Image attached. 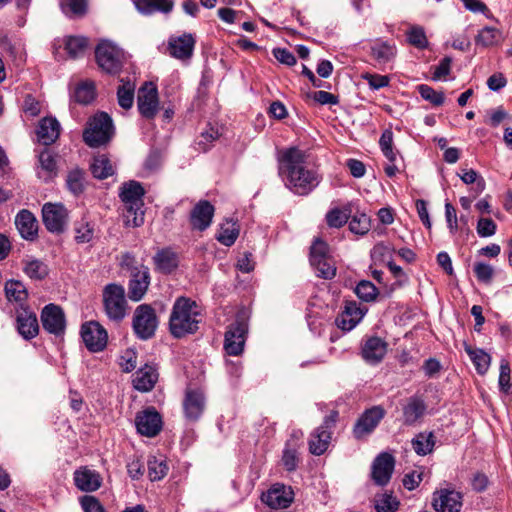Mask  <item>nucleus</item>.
Segmentation results:
<instances>
[{"label":"nucleus","instance_id":"17","mask_svg":"<svg viewBox=\"0 0 512 512\" xmlns=\"http://www.w3.org/2000/svg\"><path fill=\"white\" fill-rule=\"evenodd\" d=\"M214 206L207 200L199 201L190 212V224L193 230L204 231L212 223Z\"/></svg>","mask_w":512,"mask_h":512},{"label":"nucleus","instance_id":"47","mask_svg":"<svg viewBox=\"0 0 512 512\" xmlns=\"http://www.w3.org/2000/svg\"><path fill=\"white\" fill-rule=\"evenodd\" d=\"M502 39L501 32L493 27L483 28L476 37V43L485 47L498 44Z\"/></svg>","mask_w":512,"mask_h":512},{"label":"nucleus","instance_id":"13","mask_svg":"<svg viewBox=\"0 0 512 512\" xmlns=\"http://www.w3.org/2000/svg\"><path fill=\"white\" fill-rule=\"evenodd\" d=\"M135 424L141 435L154 437L161 431L162 418L154 408H147L137 414Z\"/></svg>","mask_w":512,"mask_h":512},{"label":"nucleus","instance_id":"12","mask_svg":"<svg viewBox=\"0 0 512 512\" xmlns=\"http://www.w3.org/2000/svg\"><path fill=\"white\" fill-rule=\"evenodd\" d=\"M42 218L49 232L60 233L67 223L68 211L60 203H46L42 208Z\"/></svg>","mask_w":512,"mask_h":512},{"label":"nucleus","instance_id":"24","mask_svg":"<svg viewBox=\"0 0 512 512\" xmlns=\"http://www.w3.org/2000/svg\"><path fill=\"white\" fill-rule=\"evenodd\" d=\"M366 312L367 309L356 302H347L337 319L339 328L345 331L352 330L362 320Z\"/></svg>","mask_w":512,"mask_h":512},{"label":"nucleus","instance_id":"26","mask_svg":"<svg viewBox=\"0 0 512 512\" xmlns=\"http://www.w3.org/2000/svg\"><path fill=\"white\" fill-rule=\"evenodd\" d=\"M17 329L25 339L34 338L39 331L38 320L35 313L26 308L17 312Z\"/></svg>","mask_w":512,"mask_h":512},{"label":"nucleus","instance_id":"55","mask_svg":"<svg viewBox=\"0 0 512 512\" xmlns=\"http://www.w3.org/2000/svg\"><path fill=\"white\" fill-rule=\"evenodd\" d=\"M319 262L318 264H311L317 270L318 276L325 279L333 278L336 274V267L330 256L321 259Z\"/></svg>","mask_w":512,"mask_h":512},{"label":"nucleus","instance_id":"57","mask_svg":"<svg viewBox=\"0 0 512 512\" xmlns=\"http://www.w3.org/2000/svg\"><path fill=\"white\" fill-rule=\"evenodd\" d=\"M94 237V228L87 222H81L75 226V240L77 243H88Z\"/></svg>","mask_w":512,"mask_h":512},{"label":"nucleus","instance_id":"40","mask_svg":"<svg viewBox=\"0 0 512 512\" xmlns=\"http://www.w3.org/2000/svg\"><path fill=\"white\" fill-rule=\"evenodd\" d=\"M135 85L130 80L121 79L117 90L118 104L123 109H130L134 102Z\"/></svg>","mask_w":512,"mask_h":512},{"label":"nucleus","instance_id":"8","mask_svg":"<svg viewBox=\"0 0 512 512\" xmlns=\"http://www.w3.org/2000/svg\"><path fill=\"white\" fill-rule=\"evenodd\" d=\"M248 326L243 318H237L225 333L224 350L228 355L239 356L244 350Z\"/></svg>","mask_w":512,"mask_h":512},{"label":"nucleus","instance_id":"39","mask_svg":"<svg viewBox=\"0 0 512 512\" xmlns=\"http://www.w3.org/2000/svg\"><path fill=\"white\" fill-rule=\"evenodd\" d=\"M414 451L421 456L432 452L435 445V437L432 432H421L411 441Z\"/></svg>","mask_w":512,"mask_h":512},{"label":"nucleus","instance_id":"29","mask_svg":"<svg viewBox=\"0 0 512 512\" xmlns=\"http://www.w3.org/2000/svg\"><path fill=\"white\" fill-rule=\"evenodd\" d=\"M158 379V374L153 366L145 365L136 371L133 379V386L141 392L150 391Z\"/></svg>","mask_w":512,"mask_h":512},{"label":"nucleus","instance_id":"63","mask_svg":"<svg viewBox=\"0 0 512 512\" xmlns=\"http://www.w3.org/2000/svg\"><path fill=\"white\" fill-rule=\"evenodd\" d=\"M462 181L466 184H476L477 190H484L485 189V182L484 180L478 175V173L473 170H463L462 174L460 175Z\"/></svg>","mask_w":512,"mask_h":512},{"label":"nucleus","instance_id":"21","mask_svg":"<svg viewBox=\"0 0 512 512\" xmlns=\"http://www.w3.org/2000/svg\"><path fill=\"white\" fill-rule=\"evenodd\" d=\"M394 470V458L389 453H381L373 462L372 479L377 485H386Z\"/></svg>","mask_w":512,"mask_h":512},{"label":"nucleus","instance_id":"52","mask_svg":"<svg viewBox=\"0 0 512 512\" xmlns=\"http://www.w3.org/2000/svg\"><path fill=\"white\" fill-rule=\"evenodd\" d=\"M329 256V246L328 244L317 238L313 242L310 250V262L311 264H318L319 261L325 257Z\"/></svg>","mask_w":512,"mask_h":512},{"label":"nucleus","instance_id":"61","mask_svg":"<svg viewBox=\"0 0 512 512\" xmlns=\"http://www.w3.org/2000/svg\"><path fill=\"white\" fill-rule=\"evenodd\" d=\"M136 352L132 349L125 350L119 357L118 364L123 372H130L136 367Z\"/></svg>","mask_w":512,"mask_h":512},{"label":"nucleus","instance_id":"51","mask_svg":"<svg viewBox=\"0 0 512 512\" xmlns=\"http://www.w3.org/2000/svg\"><path fill=\"white\" fill-rule=\"evenodd\" d=\"M355 293L363 301L369 302L376 298L378 290L372 282L362 280L357 284Z\"/></svg>","mask_w":512,"mask_h":512},{"label":"nucleus","instance_id":"27","mask_svg":"<svg viewBox=\"0 0 512 512\" xmlns=\"http://www.w3.org/2000/svg\"><path fill=\"white\" fill-rule=\"evenodd\" d=\"M386 352L387 343L380 337L369 338L362 348V356L370 364L379 363Z\"/></svg>","mask_w":512,"mask_h":512},{"label":"nucleus","instance_id":"62","mask_svg":"<svg viewBox=\"0 0 512 512\" xmlns=\"http://www.w3.org/2000/svg\"><path fill=\"white\" fill-rule=\"evenodd\" d=\"M362 78L367 81L372 90H379L389 85L390 78L386 75L366 73Z\"/></svg>","mask_w":512,"mask_h":512},{"label":"nucleus","instance_id":"15","mask_svg":"<svg viewBox=\"0 0 512 512\" xmlns=\"http://www.w3.org/2000/svg\"><path fill=\"white\" fill-rule=\"evenodd\" d=\"M294 499L291 487L283 484L273 485L262 495V501L273 509H284L290 506Z\"/></svg>","mask_w":512,"mask_h":512},{"label":"nucleus","instance_id":"22","mask_svg":"<svg viewBox=\"0 0 512 512\" xmlns=\"http://www.w3.org/2000/svg\"><path fill=\"white\" fill-rule=\"evenodd\" d=\"M16 228L21 237L33 241L38 236V221L35 215L27 209L19 211L15 217Z\"/></svg>","mask_w":512,"mask_h":512},{"label":"nucleus","instance_id":"49","mask_svg":"<svg viewBox=\"0 0 512 512\" xmlns=\"http://www.w3.org/2000/svg\"><path fill=\"white\" fill-rule=\"evenodd\" d=\"M399 502L391 494L383 493L375 497V509L377 512H396Z\"/></svg>","mask_w":512,"mask_h":512},{"label":"nucleus","instance_id":"6","mask_svg":"<svg viewBox=\"0 0 512 512\" xmlns=\"http://www.w3.org/2000/svg\"><path fill=\"white\" fill-rule=\"evenodd\" d=\"M158 326V319L155 310L147 305H139L133 315V329L138 338L150 339L154 336Z\"/></svg>","mask_w":512,"mask_h":512},{"label":"nucleus","instance_id":"7","mask_svg":"<svg viewBox=\"0 0 512 512\" xmlns=\"http://www.w3.org/2000/svg\"><path fill=\"white\" fill-rule=\"evenodd\" d=\"M81 337L90 352H101L107 346L108 333L97 321H88L82 324Z\"/></svg>","mask_w":512,"mask_h":512},{"label":"nucleus","instance_id":"56","mask_svg":"<svg viewBox=\"0 0 512 512\" xmlns=\"http://www.w3.org/2000/svg\"><path fill=\"white\" fill-rule=\"evenodd\" d=\"M41 103L32 95L28 94L25 96L22 110L26 117L35 118L41 113Z\"/></svg>","mask_w":512,"mask_h":512},{"label":"nucleus","instance_id":"50","mask_svg":"<svg viewBox=\"0 0 512 512\" xmlns=\"http://www.w3.org/2000/svg\"><path fill=\"white\" fill-rule=\"evenodd\" d=\"M407 41L418 49H425L428 46V39L425 31L420 26H412L407 31Z\"/></svg>","mask_w":512,"mask_h":512},{"label":"nucleus","instance_id":"36","mask_svg":"<svg viewBox=\"0 0 512 512\" xmlns=\"http://www.w3.org/2000/svg\"><path fill=\"white\" fill-rule=\"evenodd\" d=\"M465 351L469 355L477 372L481 375H484L490 367V363H491L490 355L482 349L472 348L469 345H465Z\"/></svg>","mask_w":512,"mask_h":512},{"label":"nucleus","instance_id":"58","mask_svg":"<svg viewBox=\"0 0 512 512\" xmlns=\"http://www.w3.org/2000/svg\"><path fill=\"white\" fill-rule=\"evenodd\" d=\"M473 270L478 281L485 284L491 283L494 276V269L491 265L484 262H477Z\"/></svg>","mask_w":512,"mask_h":512},{"label":"nucleus","instance_id":"3","mask_svg":"<svg viewBox=\"0 0 512 512\" xmlns=\"http://www.w3.org/2000/svg\"><path fill=\"white\" fill-rule=\"evenodd\" d=\"M113 131L111 117L105 112H100L89 119L83 132V139L88 146L96 148L109 142Z\"/></svg>","mask_w":512,"mask_h":512},{"label":"nucleus","instance_id":"45","mask_svg":"<svg viewBox=\"0 0 512 512\" xmlns=\"http://www.w3.org/2000/svg\"><path fill=\"white\" fill-rule=\"evenodd\" d=\"M87 46L88 39L83 36H70L65 42V49L71 58L82 56Z\"/></svg>","mask_w":512,"mask_h":512},{"label":"nucleus","instance_id":"18","mask_svg":"<svg viewBox=\"0 0 512 512\" xmlns=\"http://www.w3.org/2000/svg\"><path fill=\"white\" fill-rule=\"evenodd\" d=\"M335 419L326 418L321 426H319L311 434L309 441V450L314 455H322L329 446L331 440V427Z\"/></svg>","mask_w":512,"mask_h":512},{"label":"nucleus","instance_id":"48","mask_svg":"<svg viewBox=\"0 0 512 512\" xmlns=\"http://www.w3.org/2000/svg\"><path fill=\"white\" fill-rule=\"evenodd\" d=\"M371 228L370 217L365 213H360L352 216L349 222V230L357 235H365Z\"/></svg>","mask_w":512,"mask_h":512},{"label":"nucleus","instance_id":"2","mask_svg":"<svg viewBox=\"0 0 512 512\" xmlns=\"http://www.w3.org/2000/svg\"><path fill=\"white\" fill-rule=\"evenodd\" d=\"M202 320V309L196 301L187 297H178L172 307L169 318V330L175 338L194 334Z\"/></svg>","mask_w":512,"mask_h":512},{"label":"nucleus","instance_id":"4","mask_svg":"<svg viewBox=\"0 0 512 512\" xmlns=\"http://www.w3.org/2000/svg\"><path fill=\"white\" fill-rule=\"evenodd\" d=\"M103 307L108 319L113 322L122 321L127 314V301L123 286L111 283L104 287Z\"/></svg>","mask_w":512,"mask_h":512},{"label":"nucleus","instance_id":"31","mask_svg":"<svg viewBox=\"0 0 512 512\" xmlns=\"http://www.w3.org/2000/svg\"><path fill=\"white\" fill-rule=\"evenodd\" d=\"M426 410V405L418 396L410 397L407 400V403L403 406V419L404 423L407 425L414 424L418 419H420Z\"/></svg>","mask_w":512,"mask_h":512},{"label":"nucleus","instance_id":"1","mask_svg":"<svg viewBox=\"0 0 512 512\" xmlns=\"http://www.w3.org/2000/svg\"><path fill=\"white\" fill-rule=\"evenodd\" d=\"M304 154L297 148H289L279 159V174L289 188L312 190L319 184V176L303 166Z\"/></svg>","mask_w":512,"mask_h":512},{"label":"nucleus","instance_id":"59","mask_svg":"<svg viewBox=\"0 0 512 512\" xmlns=\"http://www.w3.org/2000/svg\"><path fill=\"white\" fill-rule=\"evenodd\" d=\"M418 91L421 97L434 105H441L444 102V94L442 92H437L432 87L422 84L418 87Z\"/></svg>","mask_w":512,"mask_h":512},{"label":"nucleus","instance_id":"44","mask_svg":"<svg viewBox=\"0 0 512 512\" xmlns=\"http://www.w3.org/2000/svg\"><path fill=\"white\" fill-rule=\"evenodd\" d=\"M91 171L95 178L104 179L113 174V167L105 155H100L94 158Z\"/></svg>","mask_w":512,"mask_h":512},{"label":"nucleus","instance_id":"38","mask_svg":"<svg viewBox=\"0 0 512 512\" xmlns=\"http://www.w3.org/2000/svg\"><path fill=\"white\" fill-rule=\"evenodd\" d=\"M60 8L69 18H82L88 11V0H60Z\"/></svg>","mask_w":512,"mask_h":512},{"label":"nucleus","instance_id":"5","mask_svg":"<svg viewBox=\"0 0 512 512\" xmlns=\"http://www.w3.org/2000/svg\"><path fill=\"white\" fill-rule=\"evenodd\" d=\"M95 57L103 71L116 74L122 68L124 51L109 40H101L95 49Z\"/></svg>","mask_w":512,"mask_h":512},{"label":"nucleus","instance_id":"53","mask_svg":"<svg viewBox=\"0 0 512 512\" xmlns=\"http://www.w3.org/2000/svg\"><path fill=\"white\" fill-rule=\"evenodd\" d=\"M379 144L385 157L391 162L395 161L396 154L393 151V132L390 129H386L382 133Z\"/></svg>","mask_w":512,"mask_h":512},{"label":"nucleus","instance_id":"9","mask_svg":"<svg viewBox=\"0 0 512 512\" xmlns=\"http://www.w3.org/2000/svg\"><path fill=\"white\" fill-rule=\"evenodd\" d=\"M144 194H120L126 226L139 227L144 223Z\"/></svg>","mask_w":512,"mask_h":512},{"label":"nucleus","instance_id":"14","mask_svg":"<svg viewBox=\"0 0 512 512\" xmlns=\"http://www.w3.org/2000/svg\"><path fill=\"white\" fill-rule=\"evenodd\" d=\"M41 322L43 328L51 334L60 335L65 330V315L58 305H46L41 313Z\"/></svg>","mask_w":512,"mask_h":512},{"label":"nucleus","instance_id":"34","mask_svg":"<svg viewBox=\"0 0 512 512\" xmlns=\"http://www.w3.org/2000/svg\"><path fill=\"white\" fill-rule=\"evenodd\" d=\"M23 272L33 280H42L48 275V266L41 260L27 256L22 261Z\"/></svg>","mask_w":512,"mask_h":512},{"label":"nucleus","instance_id":"37","mask_svg":"<svg viewBox=\"0 0 512 512\" xmlns=\"http://www.w3.org/2000/svg\"><path fill=\"white\" fill-rule=\"evenodd\" d=\"M239 225L232 220H226L221 224L216 239L225 246H232L239 235Z\"/></svg>","mask_w":512,"mask_h":512},{"label":"nucleus","instance_id":"19","mask_svg":"<svg viewBox=\"0 0 512 512\" xmlns=\"http://www.w3.org/2000/svg\"><path fill=\"white\" fill-rule=\"evenodd\" d=\"M205 396L199 389H187L183 400L185 417L190 421L198 420L204 412Z\"/></svg>","mask_w":512,"mask_h":512},{"label":"nucleus","instance_id":"32","mask_svg":"<svg viewBox=\"0 0 512 512\" xmlns=\"http://www.w3.org/2000/svg\"><path fill=\"white\" fill-rule=\"evenodd\" d=\"M155 268L163 274L172 273L178 266V257L170 249H162L153 257Z\"/></svg>","mask_w":512,"mask_h":512},{"label":"nucleus","instance_id":"28","mask_svg":"<svg viewBox=\"0 0 512 512\" xmlns=\"http://www.w3.org/2000/svg\"><path fill=\"white\" fill-rule=\"evenodd\" d=\"M38 141L48 146L54 143L60 134V124L52 117L43 118L37 128Z\"/></svg>","mask_w":512,"mask_h":512},{"label":"nucleus","instance_id":"30","mask_svg":"<svg viewBox=\"0 0 512 512\" xmlns=\"http://www.w3.org/2000/svg\"><path fill=\"white\" fill-rule=\"evenodd\" d=\"M137 11L143 15L155 12L170 13L174 7L172 0H134Z\"/></svg>","mask_w":512,"mask_h":512},{"label":"nucleus","instance_id":"33","mask_svg":"<svg viewBox=\"0 0 512 512\" xmlns=\"http://www.w3.org/2000/svg\"><path fill=\"white\" fill-rule=\"evenodd\" d=\"M396 53L395 45L388 42L377 41L371 46V56L380 66L391 62Z\"/></svg>","mask_w":512,"mask_h":512},{"label":"nucleus","instance_id":"35","mask_svg":"<svg viewBox=\"0 0 512 512\" xmlns=\"http://www.w3.org/2000/svg\"><path fill=\"white\" fill-rule=\"evenodd\" d=\"M352 208L347 204L342 207H333L326 214V222L330 228H341L351 217Z\"/></svg>","mask_w":512,"mask_h":512},{"label":"nucleus","instance_id":"10","mask_svg":"<svg viewBox=\"0 0 512 512\" xmlns=\"http://www.w3.org/2000/svg\"><path fill=\"white\" fill-rule=\"evenodd\" d=\"M385 416V410L381 406H373L365 410L353 427L354 437L358 440L366 438L378 426Z\"/></svg>","mask_w":512,"mask_h":512},{"label":"nucleus","instance_id":"54","mask_svg":"<svg viewBox=\"0 0 512 512\" xmlns=\"http://www.w3.org/2000/svg\"><path fill=\"white\" fill-rule=\"evenodd\" d=\"M395 252L394 247L385 242H378L374 245L371 250V256L373 259L380 261H389L392 259L393 253Z\"/></svg>","mask_w":512,"mask_h":512},{"label":"nucleus","instance_id":"16","mask_svg":"<svg viewBox=\"0 0 512 512\" xmlns=\"http://www.w3.org/2000/svg\"><path fill=\"white\" fill-rule=\"evenodd\" d=\"M137 105L145 118H153L158 111V92L152 83H145L139 90Z\"/></svg>","mask_w":512,"mask_h":512},{"label":"nucleus","instance_id":"25","mask_svg":"<svg viewBox=\"0 0 512 512\" xmlns=\"http://www.w3.org/2000/svg\"><path fill=\"white\" fill-rule=\"evenodd\" d=\"M149 270L147 267L142 266L132 273V278L129 282V297L133 301H139L146 293L149 286Z\"/></svg>","mask_w":512,"mask_h":512},{"label":"nucleus","instance_id":"64","mask_svg":"<svg viewBox=\"0 0 512 512\" xmlns=\"http://www.w3.org/2000/svg\"><path fill=\"white\" fill-rule=\"evenodd\" d=\"M84 512H104V509L94 496H83L80 500Z\"/></svg>","mask_w":512,"mask_h":512},{"label":"nucleus","instance_id":"11","mask_svg":"<svg viewBox=\"0 0 512 512\" xmlns=\"http://www.w3.org/2000/svg\"><path fill=\"white\" fill-rule=\"evenodd\" d=\"M195 44L196 39L192 33L171 35L168 39L167 49L171 57L187 61L193 56Z\"/></svg>","mask_w":512,"mask_h":512},{"label":"nucleus","instance_id":"60","mask_svg":"<svg viewBox=\"0 0 512 512\" xmlns=\"http://www.w3.org/2000/svg\"><path fill=\"white\" fill-rule=\"evenodd\" d=\"M84 173L81 170H73L67 176V187L70 192H79L85 189L83 185Z\"/></svg>","mask_w":512,"mask_h":512},{"label":"nucleus","instance_id":"23","mask_svg":"<svg viewBox=\"0 0 512 512\" xmlns=\"http://www.w3.org/2000/svg\"><path fill=\"white\" fill-rule=\"evenodd\" d=\"M73 478L75 486L83 492L96 491L102 484L101 475L88 467H81L77 469L73 474Z\"/></svg>","mask_w":512,"mask_h":512},{"label":"nucleus","instance_id":"41","mask_svg":"<svg viewBox=\"0 0 512 512\" xmlns=\"http://www.w3.org/2000/svg\"><path fill=\"white\" fill-rule=\"evenodd\" d=\"M38 159L40 166L38 176L47 180L56 169L55 157L48 149H44L40 152Z\"/></svg>","mask_w":512,"mask_h":512},{"label":"nucleus","instance_id":"46","mask_svg":"<svg viewBox=\"0 0 512 512\" xmlns=\"http://www.w3.org/2000/svg\"><path fill=\"white\" fill-rule=\"evenodd\" d=\"M96 96L95 85L93 82L84 81L80 83L74 93V98L78 103L89 104Z\"/></svg>","mask_w":512,"mask_h":512},{"label":"nucleus","instance_id":"42","mask_svg":"<svg viewBox=\"0 0 512 512\" xmlns=\"http://www.w3.org/2000/svg\"><path fill=\"white\" fill-rule=\"evenodd\" d=\"M148 476L151 481H158L164 478L168 472V465L163 458L152 456L148 459Z\"/></svg>","mask_w":512,"mask_h":512},{"label":"nucleus","instance_id":"20","mask_svg":"<svg viewBox=\"0 0 512 512\" xmlns=\"http://www.w3.org/2000/svg\"><path fill=\"white\" fill-rule=\"evenodd\" d=\"M433 507L437 512H460L462 495L455 490L442 489L435 493Z\"/></svg>","mask_w":512,"mask_h":512},{"label":"nucleus","instance_id":"43","mask_svg":"<svg viewBox=\"0 0 512 512\" xmlns=\"http://www.w3.org/2000/svg\"><path fill=\"white\" fill-rule=\"evenodd\" d=\"M5 293L9 301L24 302L27 299L25 285L18 280H9L5 284Z\"/></svg>","mask_w":512,"mask_h":512}]
</instances>
